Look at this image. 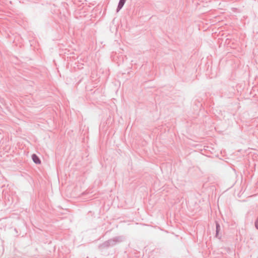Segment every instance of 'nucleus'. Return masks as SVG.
<instances>
[{"label": "nucleus", "mask_w": 258, "mask_h": 258, "mask_svg": "<svg viewBox=\"0 0 258 258\" xmlns=\"http://www.w3.org/2000/svg\"><path fill=\"white\" fill-rule=\"evenodd\" d=\"M125 240V237L123 235H120L114 237L100 244L98 246V249L102 251L110 247H113L116 244Z\"/></svg>", "instance_id": "1"}, {"label": "nucleus", "mask_w": 258, "mask_h": 258, "mask_svg": "<svg viewBox=\"0 0 258 258\" xmlns=\"http://www.w3.org/2000/svg\"><path fill=\"white\" fill-rule=\"evenodd\" d=\"M126 0H119L116 10L117 13H118L122 8Z\"/></svg>", "instance_id": "3"}, {"label": "nucleus", "mask_w": 258, "mask_h": 258, "mask_svg": "<svg viewBox=\"0 0 258 258\" xmlns=\"http://www.w3.org/2000/svg\"><path fill=\"white\" fill-rule=\"evenodd\" d=\"M254 226L255 228L258 230V217L256 218L254 222Z\"/></svg>", "instance_id": "5"}, {"label": "nucleus", "mask_w": 258, "mask_h": 258, "mask_svg": "<svg viewBox=\"0 0 258 258\" xmlns=\"http://www.w3.org/2000/svg\"><path fill=\"white\" fill-rule=\"evenodd\" d=\"M216 223V237H219V231H220L221 227L220 224L217 222L215 221Z\"/></svg>", "instance_id": "4"}, {"label": "nucleus", "mask_w": 258, "mask_h": 258, "mask_svg": "<svg viewBox=\"0 0 258 258\" xmlns=\"http://www.w3.org/2000/svg\"><path fill=\"white\" fill-rule=\"evenodd\" d=\"M32 159L33 161L36 164L41 163V160L39 157L35 154H33L32 155Z\"/></svg>", "instance_id": "2"}]
</instances>
